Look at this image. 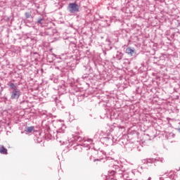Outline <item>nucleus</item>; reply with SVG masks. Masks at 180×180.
<instances>
[{
  "instance_id": "1",
  "label": "nucleus",
  "mask_w": 180,
  "mask_h": 180,
  "mask_svg": "<svg viewBox=\"0 0 180 180\" xmlns=\"http://www.w3.org/2000/svg\"><path fill=\"white\" fill-rule=\"evenodd\" d=\"M9 86L11 89V99H19V98H20V90L18 89V86L13 83H11Z\"/></svg>"
},
{
  "instance_id": "2",
  "label": "nucleus",
  "mask_w": 180,
  "mask_h": 180,
  "mask_svg": "<svg viewBox=\"0 0 180 180\" xmlns=\"http://www.w3.org/2000/svg\"><path fill=\"white\" fill-rule=\"evenodd\" d=\"M68 9L70 13H75L76 12H79V6L75 3H70L68 6Z\"/></svg>"
},
{
  "instance_id": "3",
  "label": "nucleus",
  "mask_w": 180,
  "mask_h": 180,
  "mask_svg": "<svg viewBox=\"0 0 180 180\" xmlns=\"http://www.w3.org/2000/svg\"><path fill=\"white\" fill-rule=\"evenodd\" d=\"M0 153L1 154H8V149L5 148L4 146H0Z\"/></svg>"
},
{
  "instance_id": "4",
  "label": "nucleus",
  "mask_w": 180,
  "mask_h": 180,
  "mask_svg": "<svg viewBox=\"0 0 180 180\" xmlns=\"http://www.w3.org/2000/svg\"><path fill=\"white\" fill-rule=\"evenodd\" d=\"M126 53H127V54H129V56H133L134 50L131 49V48H127L126 49Z\"/></svg>"
},
{
  "instance_id": "5",
  "label": "nucleus",
  "mask_w": 180,
  "mask_h": 180,
  "mask_svg": "<svg viewBox=\"0 0 180 180\" xmlns=\"http://www.w3.org/2000/svg\"><path fill=\"white\" fill-rule=\"evenodd\" d=\"M33 130H34V127H28L25 128V131L27 133H32V131H33Z\"/></svg>"
},
{
  "instance_id": "6",
  "label": "nucleus",
  "mask_w": 180,
  "mask_h": 180,
  "mask_svg": "<svg viewBox=\"0 0 180 180\" xmlns=\"http://www.w3.org/2000/svg\"><path fill=\"white\" fill-rule=\"evenodd\" d=\"M25 18L27 19H29V18H30V16H32V13H25Z\"/></svg>"
},
{
  "instance_id": "7",
  "label": "nucleus",
  "mask_w": 180,
  "mask_h": 180,
  "mask_svg": "<svg viewBox=\"0 0 180 180\" xmlns=\"http://www.w3.org/2000/svg\"><path fill=\"white\" fill-rule=\"evenodd\" d=\"M43 18H39L37 23H39V25H43Z\"/></svg>"
},
{
  "instance_id": "8",
  "label": "nucleus",
  "mask_w": 180,
  "mask_h": 180,
  "mask_svg": "<svg viewBox=\"0 0 180 180\" xmlns=\"http://www.w3.org/2000/svg\"><path fill=\"white\" fill-rule=\"evenodd\" d=\"M178 131L180 133V128L178 129Z\"/></svg>"
}]
</instances>
